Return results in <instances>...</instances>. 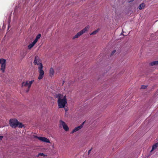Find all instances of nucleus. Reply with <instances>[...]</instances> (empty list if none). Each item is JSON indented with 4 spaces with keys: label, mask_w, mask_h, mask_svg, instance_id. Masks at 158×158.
Returning <instances> with one entry per match:
<instances>
[{
    "label": "nucleus",
    "mask_w": 158,
    "mask_h": 158,
    "mask_svg": "<svg viewBox=\"0 0 158 158\" xmlns=\"http://www.w3.org/2000/svg\"><path fill=\"white\" fill-rule=\"evenodd\" d=\"M43 156V157L47 156V155L46 154H44L43 153H40L38 154L37 156V157H39V158H44L43 157H40V156Z\"/></svg>",
    "instance_id": "10"
},
{
    "label": "nucleus",
    "mask_w": 158,
    "mask_h": 158,
    "mask_svg": "<svg viewBox=\"0 0 158 158\" xmlns=\"http://www.w3.org/2000/svg\"><path fill=\"white\" fill-rule=\"evenodd\" d=\"M35 138L38 139L40 140L42 142H44L47 143H50V140L45 137H38L37 136H35Z\"/></svg>",
    "instance_id": "8"
},
{
    "label": "nucleus",
    "mask_w": 158,
    "mask_h": 158,
    "mask_svg": "<svg viewBox=\"0 0 158 158\" xmlns=\"http://www.w3.org/2000/svg\"><path fill=\"white\" fill-rule=\"evenodd\" d=\"M56 98H58V106L59 108H63L64 107L67 103L66 96L59 94L56 95Z\"/></svg>",
    "instance_id": "2"
},
{
    "label": "nucleus",
    "mask_w": 158,
    "mask_h": 158,
    "mask_svg": "<svg viewBox=\"0 0 158 158\" xmlns=\"http://www.w3.org/2000/svg\"><path fill=\"white\" fill-rule=\"evenodd\" d=\"M157 145L158 144L157 143L154 145L152 146V150H151V152L153 151L154 149L156 148H157Z\"/></svg>",
    "instance_id": "16"
},
{
    "label": "nucleus",
    "mask_w": 158,
    "mask_h": 158,
    "mask_svg": "<svg viewBox=\"0 0 158 158\" xmlns=\"http://www.w3.org/2000/svg\"><path fill=\"white\" fill-rule=\"evenodd\" d=\"M99 29H98L97 30L94 31L90 34V35H94L96 34L99 31Z\"/></svg>",
    "instance_id": "15"
},
{
    "label": "nucleus",
    "mask_w": 158,
    "mask_h": 158,
    "mask_svg": "<svg viewBox=\"0 0 158 158\" xmlns=\"http://www.w3.org/2000/svg\"><path fill=\"white\" fill-rule=\"evenodd\" d=\"M38 40V39H37L36 38H35V39L33 41V43H34L35 44L37 42Z\"/></svg>",
    "instance_id": "19"
},
{
    "label": "nucleus",
    "mask_w": 158,
    "mask_h": 158,
    "mask_svg": "<svg viewBox=\"0 0 158 158\" xmlns=\"http://www.w3.org/2000/svg\"><path fill=\"white\" fill-rule=\"evenodd\" d=\"M147 86L145 85H142L141 88L142 89H145L146 88Z\"/></svg>",
    "instance_id": "20"
},
{
    "label": "nucleus",
    "mask_w": 158,
    "mask_h": 158,
    "mask_svg": "<svg viewBox=\"0 0 158 158\" xmlns=\"http://www.w3.org/2000/svg\"><path fill=\"white\" fill-rule=\"evenodd\" d=\"M18 121L16 119H12L10 120V124L12 127L15 128L18 126Z\"/></svg>",
    "instance_id": "6"
},
{
    "label": "nucleus",
    "mask_w": 158,
    "mask_h": 158,
    "mask_svg": "<svg viewBox=\"0 0 158 158\" xmlns=\"http://www.w3.org/2000/svg\"><path fill=\"white\" fill-rule=\"evenodd\" d=\"M3 138V136H0V140H2V138Z\"/></svg>",
    "instance_id": "22"
},
{
    "label": "nucleus",
    "mask_w": 158,
    "mask_h": 158,
    "mask_svg": "<svg viewBox=\"0 0 158 158\" xmlns=\"http://www.w3.org/2000/svg\"><path fill=\"white\" fill-rule=\"evenodd\" d=\"M91 151V149L89 151L88 154H89L90 153Z\"/></svg>",
    "instance_id": "24"
},
{
    "label": "nucleus",
    "mask_w": 158,
    "mask_h": 158,
    "mask_svg": "<svg viewBox=\"0 0 158 158\" xmlns=\"http://www.w3.org/2000/svg\"><path fill=\"white\" fill-rule=\"evenodd\" d=\"M89 27L88 26H86L82 30L77 33L73 38V39H75L81 36L82 34L85 33L89 29Z\"/></svg>",
    "instance_id": "3"
},
{
    "label": "nucleus",
    "mask_w": 158,
    "mask_h": 158,
    "mask_svg": "<svg viewBox=\"0 0 158 158\" xmlns=\"http://www.w3.org/2000/svg\"><path fill=\"white\" fill-rule=\"evenodd\" d=\"M60 125L62 126L63 129L65 131H69V127L62 120H60Z\"/></svg>",
    "instance_id": "7"
},
{
    "label": "nucleus",
    "mask_w": 158,
    "mask_h": 158,
    "mask_svg": "<svg viewBox=\"0 0 158 158\" xmlns=\"http://www.w3.org/2000/svg\"><path fill=\"white\" fill-rule=\"evenodd\" d=\"M151 66L158 65V61H154L150 63Z\"/></svg>",
    "instance_id": "12"
},
{
    "label": "nucleus",
    "mask_w": 158,
    "mask_h": 158,
    "mask_svg": "<svg viewBox=\"0 0 158 158\" xmlns=\"http://www.w3.org/2000/svg\"><path fill=\"white\" fill-rule=\"evenodd\" d=\"M54 73V71L53 69L52 68H51L49 70L50 75L51 76H53Z\"/></svg>",
    "instance_id": "11"
},
{
    "label": "nucleus",
    "mask_w": 158,
    "mask_h": 158,
    "mask_svg": "<svg viewBox=\"0 0 158 158\" xmlns=\"http://www.w3.org/2000/svg\"><path fill=\"white\" fill-rule=\"evenodd\" d=\"M0 64L1 65V70L2 72L4 73L6 66V60L3 58L0 59Z\"/></svg>",
    "instance_id": "5"
},
{
    "label": "nucleus",
    "mask_w": 158,
    "mask_h": 158,
    "mask_svg": "<svg viewBox=\"0 0 158 158\" xmlns=\"http://www.w3.org/2000/svg\"><path fill=\"white\" fill-rule=\"evenodd\" d=\"M145 6V4L144 3H142L140 4L139 6V8L140 10H141L144 8Z\"/></svg>",
    "instance_id": "14"
},
{
    "label": "nucleus",
    "mask_w": 158,
    "mask_h": 158,
    "mask_svg": "<svg viewBox=\"0 0 158 158\" xmlns=\"http://www.w3.org/2000/svg\"><path fill=\"white\" fill-rule=\"evenodd\" d=\"M18 126L19 127V128H22L23 127V125L22 123H19V122H18Z\"/></svg>",
    "instance_id": "17"
},
{
    "label": "nucleus",
    "mask_w": 158,
    "mask_h": 158,
    "mask_svg": "<svg viewBox=\"0 0 158 158\" xmlns=\"http://www.w3.org/2000/svg\"><path fill=\"white\" fill-rule=\"evenodd\" d=\"M35 45V44L32 42L31 44H29L28 46V48L29 49H31Z\"/></svg>",
    "instance_id": "13"
},
{
    "label": "nucleus",
    "mask_w": 158,
    "mask_h": 158,
    "mask_svg": "<svg viewBox=\"0 0 158 158\" xmlns=\"http://www.w3.org/2000/svg\"><path fill=\"white\" fill-rule=\"evenodd\" d=\"M127 2H132L133 1H134V0H127Z\"/></svg>",
    "instance_id": "21"
},
{
    "label": "nucleus",
    "mask_w": 158,
    "mask_h": 158,
    "mask_svg": "<svg viewBox=\"0 0 158 158\" xmlns=\"http://www.w3.org/2000/svg\"><path fill=\"white\" fill-rule=\"evenodd\" d=\"M41 36V34H39L36 36V38L38 40L40 38Z\"/></svg>",
    "instance_id": "18"
},
{
    "label": "nucleus",
    "mask_w": 158,
    "mask_h": 158,
    "mask_svg": "<svg viewBox=\"0 0 158 158\" xmlns=\"http://www.w3.org/2000/svg\"><path fill=\"white\" fill-rule=\"evenodd\" d=\"M65 110L66 111H67L68 110L67 109L65 108Z\"/></svg>",
    "instance_id": "25"
},
{
    "label": "nucleus",
    "mask_w": 158,
    "mask_h": 158,
    "mask_svg": "<svg viewBox=\"0 0 158 158\" xmlns=\"http://www.w3.org/2000/svg\"><path fill=\"white\" fill-rule=\"evenodd\" d=\"M115 52V50H114L112 52V54H114Z\"/></svg>",
    "instance_id": "23"
},
{
    "label": "nucleus",
    "mask_w": 158,
    "mask_h": 158,
    "mask_svg": "<svg viewBox=\"0 0 158 158\" xmlns=\"http://www.w3.org/2000/svg\"><path fill=\"white\" fill-rule=\"evenodd\" d=\"M34 81V80H31V81H26L23 82L22 83V87H26L28 88L27 90V91L28 92L29 89L30 88L31 86Z\"/></svg>",
    "instance_id": "4"
},
{
    "label": "nucleus",
    "mask_w": 158,
    "mask_h": 158,
    "mask_svg": "<svg viewBox=\"0 0 158 158\" xmlns=\"http://www.w3.org/2000/svg\"><path fill=\"white\" fill-rule=\"evenodd\" d=\"M85 122H84L82 123V124L77 127H75L74 129L73 130L72 132H71V133H73L75 132H76L77 131L79 130L80 129H81L83 127V125Z\"/></svg>",
    "instance_id": "9"
},
{
    "label": "nucleus",
    "mask_w": 158,
    "mask_h": 158,
    "mask_svg": "<svg viewBox=\"0 0 158 158\" xmlns=\"http://www.w3.org/2000/svg\"><path fill=\"white\" fill-rule=\"evenodd\" d=\"M33 63L35 65L38 66V72L39 73L38 79L39 80L42 79L44 76V72L43 70V66L42 63V60L38 56L35 57Z\"/></svg>",
    "instance_id": "1"
}]
</instances>
